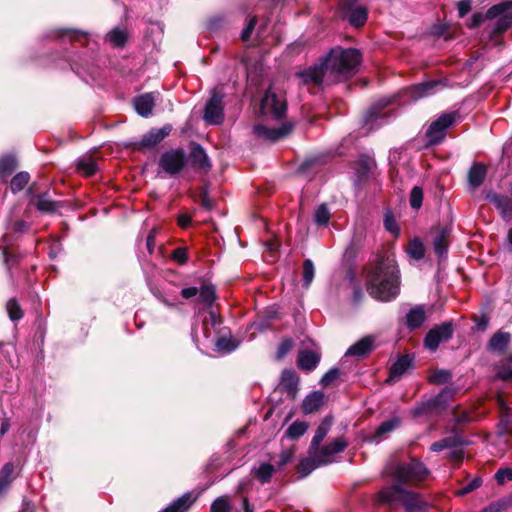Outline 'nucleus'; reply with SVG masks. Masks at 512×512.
Masks as SVG:
<instances>
[{
    "label": "nucleus",
    "instance_id": "obj_1",
    "mask_svg": "<svg viewBox=\"0 0 512 512\" xmlns=\"http://www.w3.org/2000/svg\"><path fill=\"white\" fill-rule=\"evenodd\" d=\"M366 290L373 299L390 302L400 293V272L396 260L391 256H381L368 271Z\"/></svg>",
    "mask_w": 512,
    "mask_h": 512
},
{
    "label": "nucleus",
    "instance_id": "obj_2",
    "mask_svg": "<svg viewBox=\"0 0 512 512\" xmlns=\"http://www.w3.org/2000/svg\"><path fill=\"white\" fill-rule=\"evenodd\" d=\"M333 82H340L352 77L362 62V53L356 48L335 46L322 56Z\"/></svg>",
    "mask_w": 512,
    "mask_h": 512
},
{
    "label": "nucleus",
    "instance_id": "obj_3",
    "mask_svg": "<svg viewBox=\"0 0 512 512\" xmlns=\"http://www.w3.org/2000/svg\"><path fill=\"white\" fill-rule=\"evenodd\" d=\"M385 475L400 483L404 488L419 487L430 475V470L424 462L417 457L408 460H393L386 467Z\"/></svg>",
    "mask_w": 512,
    "mask_h": 512
},
{
    "label": "nucleus",
    "instance_id": "obj_4",
    "mask_svg": "<svg viewBox=\"0 0 512 512\" xmlns=\"http://www.w3.org/2000/svg\"><path fill=\"white\" fill-rule=\"evenodd\" d=\"M287 111L288 102L285 93L270 84L258 101V118L264 121L282 122L287 117Z\"/></svg>",
    "mask_w": 512,
    "mask_h": 512
},
{
    "label": "nucleus",
    "instance_id": "obj_5",
    "mask_svg": "<svg viewBox=\"0 0 512 512\" xmlns=\"http://www.w3.org/2000/svg\"><path fill=\"white\" fill-rule=\"evenodd\" d=\"M455 391L454 388L444 387L435 397L418 402L410 411L411 417L417 419L441 414L453 400Z\"/></svg>",
    "mask_w": 512,
    "mask_h": 512
},
{
    "label": "nucleus",
    "instance_id": "obj_6",
    "mask_svg": "<svg viewBox=\"0 0 512 512\" xmlns=\"http://www.w3.org/2000/svg\"><path fill=\"white\" fill-rule=\"evenodd\" d=\"M369 10L364 5H359L358 0H339L335 17L347 21L355 29L365 26L368 20Z\"/></svg>",
    "mask_w": 512,
    "mask_h": 512
},
{
    "label": "nucleus",
    "instance_id": "obj_7",
    "mask_svg": "<svg viewBox=\"0 0 512 512\" xmlns=\"http://www.w3.org/2000/svg\"><path fill=\"white\" fill-rule=\"evenodd\" d=\"M255 24L256 16H253L241 33V40L245 45V50L243 51L240 59L246 70L247 82L249 85H254L256 82L255 50L254 47L250 45V37L254 31Z\"/></svg>",
    "mask_w": 512,
    "mask_h": 512
},
{
    "label": "nucleus",
    "instance_id": "obj_8",
    "mask_svg": "<svg viewBox=\"0 0 512 512\" xmlns=\"http://www.w3.org/2000/svg\"><path fill=\"white\" fill-rule=\"evenodd\" d=\"M461 118L459 110L442 113L434 120L425 132L429 146L440 144L446 137V130Z\"/></svg>",
    "mask_w": 512,
    "mask_h": 512
},
{
    "label": "nucleus",
    "instance_id": "obj_9",
    "mask_svg": "<svg viewBox=\"0 0 512 512\" xmlns=\"http://www.w3.org/2000/svg\"><path fill=\"white\" fill-rule=\"evenodd\" d=\"M225 94L222 88L215 87L210 92V97L208 98L204 113L203 119L206 123L210 125H220L224 120V104L223 99Z\"/></svg>",
    "mask_w": 512,
    "mask_h": 512
},
{
    "label": "nucleus",
    "instance_id": "obj_10",
    "mask_svg": "<svg viewBox=\"0 0 512 512\" xmlns=\"http://www.w3.org/2000/svg\"><path fill=\"white\" fill-rule=\"evenodd\" d=\"M455 324L452 320L433 326L425 335L423 345L429 351H436L440 343L448 342L453 338Z\"/></svg>",
    "mask_w": 512,
    "mask_h": 512
},
{
    "label": "nucleus",
    "instance_id": "obj_11",
    "mask_svg": "<svg viewBox=\"0 0 512 512\" xmlns=\"http://www.w3.org/2000/svg\"><path fill=\"white\" fill-rule=\"evenodd\" d=\"M487 19H495L497 21L493 28L494 34H502L512 27V1H503L491 6L486 11Z\"/></svg>",
    "mask_w": 512,
    "mask_h": 512
},
{
    "label": "nucleus",
    "instance_id": "obj_12",
    "mask_svg": "<svg viewBox=\"0 0 512 512\" xmlns=\"http://www.w3.org/2000/svg\"><path fill=\"white\" fill-rule=\"evenodd\" d=\"M279 127H269L258 123V141L275 144L288 138L294 131L295 125L291 121H282Z\"/></svg>",
    "mask_w": 512,
    "mask_h": 512
},
{
    "label": "nucleus",
    "instance_id": "obj_13",
    "mask_svg": "<svg viewBox=\"0 0 512 512\" xmlns=\"http://www.w3.org/2000/svg\"><path fill=\"white\" fill-rule=\"evenodd\" d=\"M185 163L186 155L182 149L167 150L159 159V167L171 176L180 173L183 170Z\"/></svg>",
    "mask_w": 512,
    "mask_h": 512
},
{
    "label": "nucleus",
    "instance_id": "obj_14",
    "mask_svg": "<svg viewBox=\"0 0 512 512\" xmlns=\"http://www.w3.org/2000/svg\"><path fill=\"white\" fill-rule=\"evenodd\" d=\"M326 73H328V70L321 56L317 63L305 70L297 72L295 75L300 79L303 85H313L319 88L323 85Z\"/></svg>",
    "mask_w": 512,
    "mask_h": 512
},
{
    "label": "nucleus",
    "instance_id": "obj_15",
    "mask_svg": "<svg viewBox=\"0 0 512 512\" xmlns=\"http://www.w3.org/2000/svg\"><path fill=\"white\" fill-rule=\"evenodd\" d=\"M430 233L433 237L432 243L434 252L440 259L446 258L451 228L448 226L437 225L431 228Z\"/></svg>",
    "mask_w": 512,
    "mask_h": 512
},
{
    "label": "nucleus",
    "instance_id": "obj_16",
    "mask_svg": "<svg viewBox=\"0 0 512 512\" xmlns=\"http://www.w3.org/2000/svg\"><path fill=\"white\" fill-rule=\"evenodd\" d=\"M485 200L492 203L499 211L504 220L512 219V198L507 195L497 194L494 191H488Z\"/></svg>",
    "mask_w": 512,
    "mask_h": 512
},
{
    "label": "nucleus",
    "instance_id": "obj_17",
    "mask_svg": "<svg viewBox=\"0 0 512 512\" xmlns=\"http://www.w3.org/2000/svg\"><path fill=\"white\" fill-rule=\"evenodd\" d=\"M300 378L293 369H285L281 373L279 389L282 393H286L292 400L298 395V386Z\"/></svg>",
    "mask_w": 512,
    "mask_h": 512
},
{
    "label": "nucleus",
    "instance_id": "obj_18",
    "mask_svg": "<svg viewBox=\"0 0 512 512\" xmlns=\"http://www.w3.org/2000/svg\"><path fill=\"white\" fill-rule=\"evenodd\" d=\"M404 490L405 488L400 485V483L392 481L391 485L384 486L379 490L377 493V501L379 504L383 505H392L396 502H401Z\"/></svg>",
    "mask_w": 512,
    "mask_h": 512
},
{
    "label": "nucleus",
    "instance_id": "obj_19",
    "mask_svg": "<svg viewBox=\"0 0 512 512\" xmlns=\"http://www.w3.org/2000/svg\"><path fill=\"white\" fill-rule=\"evenodd\" d=\"M405 512H424L428 508V503L422 499L420 493L405 488L400 502Z\"/></svg>",
    "mask_w": 512,
    "mask_h": 512
},
{
    "label": "nucleus",
    "instance_id": "obj_20",
    "mask_svg": "<svg viewBox=\"0 0 512 512\" xmlns=\"http://www.w3.org/2000/svg\"><path fill=\"white\" fill-rule=\"evenodd\" d=\"M190 162L192 166L201 173H208L212 164L203 147L197 143H192L190 152Z\"/></svg>",
    "mask_w": 512,
    "mask_h": 512
},
{
    "label": "nucleus",
    "instance_id": "obj_21",
    "mask_svg": "<svg viewBox=\"0 0 512 512\" xmlns=\"http://www.w3.org/2000/svg\"><path fill=\"white\" fill-rule=\"evenodd\" d=\"M33 189L34 185H31L28 189V193L31 195L30 204L38 211L43 213H53L58 209L59 203L53 201L47 192L34 195Z\"/></svg>",
    "mask_w": 512,
    "mask_h": 512
},
{
    "label": "nucleus",
    "instance_id": "obj_22",
    "mask_svg": "<svg viewBox=\"0 0 512 512\" xmlns=\"http://www.w3.org/2000/svg\"><path fill=\"white\" fill-rule=\"evenodd\" d=\"M441 84V80H430L407 87L405 89V93L408 95L410 99L416 101L418 99L433 94L435 88Z\"/></svg>",
    "mask_w": 512,
    "mask_h": 512
},
{
    "label": "nucleus",
    "instance_id": "obj_23",
    "mask_svg": "<svg viewBox=\"0 0 512 512\" xmlns=\"http://www.w3.org/2000/svg\"><path fill=\"white\" fill-rule=\"evenodd\" d=\"M414 356L411 354L401 355L390 367L389 377L386 380L392 383L398 380L410 367L413 366Z\"/></svg>",
    "mask_w": 512,
    "mask_h": 512
},
{
    "label": "nucleus",
    "instance_id": "obj_24",
    "mask_svg": "<svg viewBox=\"0 0 512 512\" xmlns=\"http://www.w3.org/2000/svg\"><path fill=\"white\" fill-rule=\"evenodd\" d=\"M374 342L375 338L373 336H365L351 345L346 351L345 356L366 357L374 350Z\"/></svg>",
    "mask_w": 512,
    "mask_h": 512
},
{
    "label": "nucleus",
    "instance_id": "obj_25",
    "mask_svg": "<svg viewBox=\"0 0 512 512\" xmlns=\"http://www.w3.org/2000/svg\"><path fill=\"white\" fill-rule=\"evenodd\" d=\"M158 95L159 93L150 92L137 96L133 101L136 112L142 117L151 115Z\"/></svg>",
    "mask_w": 512,
    "mask_h": 512
},
{
    "label": "nucleus",
    "instance_id": "obj_26",
    "mask_svg": "<svg viewBox=\"0 0 512 512\" xmlns=\"http://www.w3.org/2000/svg\"><path fill=\"white\" fill-rule=\"evenodd\" d=\"M333 424L332 415H327L319 424L315 431V435L313 436L311 443L308 448V454L316 453L319 450V446L321 442L324 440L326 435L328 434L331 426Z\"/></svg>",
    "mask_w": 512,
    "mask_h": 512
},
{
    "label": "nucleus",
    "instance_id": "obj_27",
    "mask_svg": "<svg viewBox=\"0 0 512 512\" xmlns=\"http://www.w3.org/2000/svg\"><path fill=\"white\" fill-rule=\"evenodd\" d=\"M427 320V314L422 305L411 308L405 316V326L409 331H415L422 327Z\"/></svg>",
    "mask_w": 512,
    "mask_h": 512
},
{
    "label": "nucleus",
    "instance_id": "obj_28",
    "mask_svg": "<svg viewBox=\"0 0 512 512\" xmlns=\"http://www.w3.org/2000/svg\"><path fill=\"white\" fill-rule=\"evenodd\" d=\"M401 419L397 416L390 418L387 421L382 422L375 430L373 435L368 436L367 440L370 442L378 443L385 438V436L395 429L400 427Z\"/></svg>",
    "mask_w": 512,
    "mask_h": 512
},
{
    "label": "nucleus",
    "instance_id": "obj_29",
    "mask_svg": "<svg viewBox=\"0 0 512 512\" xmlns=\"http://www.w3.org/2000/svg\"><path fill=\"white\" fill-rule=\"evenodd\" d=\"M171 130L172 127L170 125H166L162 128L151 129L142 137L140 145L146 148L154 147L166 138L170 134Z\"/></svg>",
    "mask_w": 512,
    "mask_h": 512
},
{
    "label": "nucleus",
    "instance_id": "obj_30",
    "mask_svg": "<svg viewBox=\"0 0 512 512\" xmlns=\"http://www.w3.org/2000/svg\"><path fill=\"white\" fill-rule=\"evenodd\" d=\"M469 444V440H467L461 435L456 434L453 436L445 437L443 439H440L439 441L432 443L430 446V450L433 452H440L444 449L462 447Z\"/></svg>",
    "mask_w": 512,
    "mask_h": 512
},
{
    "label": "nucleus",
    "instance_id": "obj_31",
    "mask_svg": "<svg viewBox=\"0 0 512 512\" xmlns=\"http://www.w3.org/2000/svg\"><path fill=\"white\" fill-rule=\"evenodd\" d=\"M296 362L299 369L311 372L318 366L320 356L312 350H300Z\"/></svg>",
    "mask_w": 512,
    "mask_h": 512
},
{
    "label": "nucleus",
    "instance_id": "obj_32",
    "mask_svg": "<svg viewBox=\"0 0 512 512\" xmlns=\"http://www.w3.org/2000/svg\"><path fill=\"white\" fill-rule=\"evenodd\" d=\"M486 176L487 166L481 162H475L468 170V183L471 187L478 188L484 183Z\"/></svg>",
    "mask_w": 512,
    "mask_h": 512
},
{
    "label": "nucleus",
    "instance_id": "obj_33",
    "mask_svg": "<svg viewBox=\"0 0 512 512\" xmlns=\"http://www.w3.org/2000/svg\"><path fill=\"white\" fill-rule=\"evenodd\" d=\"M327 465L325 460H316L313 455L303 458L296 466V471L299 474V478L308 476L316 468Z\"/></svg>",
    "mask_w": 512,
    "mask_h": 512
},
{
    "label": "nucleus",
    "instance_id": "obj_34",
    "mask_svg": "<svg viewBox=\"0 0 512 512\" xmlns=\"http://www.w3.org/2000/svg\"><path fill=\"white\" fill-rule=\"evenodd\" d=\"M324 402V394L321 391H313L308 394L302 402V412L311 414L316 412Z\"/></svg>",
    "mask_w": 512,
    "mask_h": 512
},
{
    "label": "nucleus",
    "instance_id": "obj_35",
    "mask_svg": "<svg viewBox=\"0 0 512 512\" xmlns=\"http://www.w3.org/2000/svg\"><path fill=\"white\" fill-rule=\"evenodd\" d=\"M511 340L508 332L497 331L489 340L488 348L493 352L503 353Z\"/></svg>",
    "mask_w": 512,
    "mask_h": 512
},
{
    "label": "nucleus",
    "instance_id": "obj_36",
    "mask_svg": "<svg viewBox=\"0 0 512 512\" xmlns=\"http://www.w3.org/2000/svg\"><path fill=\"white\" fill-rule=\"evenodd\" d=\"M364 233L362 231L355 232L350 244L345 249L344 256L348 260H354L364 245Z\"/></svg>",
    "mask_w": 512,
    "mask_h": 512
},
{
    "label": "nucleus",
    "instance_id": "obj_37",
    "mask_svg": "<svg viewBox=\"0 0 512 512\" xmlns=\"http://www.w3.org/2000/svg\"><path fill=\"white\" fill-rule=\"evenodd\" d=\"M14 464L11 462L6 463L0 471V495L5 493L10 487L14 477Z\"/></svg>",
    "mask_w": 512,
    "mask_h": 512
},
{
    "label": "nucleus",
    "instance_id": "obj_38",
    "mask_svg": "<svg viewBox=\"0 0 512 512\" xmlns=\"http://www.w3.org/2000/svg\"><path fill=\"white\" fill-rule=\"evenodd\" d=\"M76 168L85 176H91L98 170L96 161L88 155H85L77 160Z\"/></svg>",
    "mask_w": 512,
    "mask_h": 512
},
{
    "label": "nucleus",
    "instance_id": "obj_39",
    "mask_svg": "<svg viewBox=\"0 0 512 512\" xmlns=\"http://www.w3.org/2000/svg\"><path fill=\"white\" fill-rule=\"evenodd\" d=\"M407 254L414 260H421L425 256V246L420 238L411 239L406 248Z\"/></svg>",
    "mask_w": 512,
    "mask_h": 512
},
{
    "label": "nucleus",
    "instance_id": "obj_40",
    "mask_svg": "<svg viewBox=\"0 0 512 512\" xmlns=\"http://www.w3.org/2000/svg\"><path fill=\"white\" fill-rule=\"evenodd\" d=\"M308 423L305 421H294L285 431V436L291 440H297L308 430Z\"/></svg>",
    "mask_w": 512,
    "mask_h": 512
},
{
    "label": "nucleus",
    "instance_id": "obj_41",
    "mask_svg": "<svg viewBox=\"0 0 512 512\" xmlns=\"http://www.w3.org/2000/svg\"><path fill=\"white\" fill-rule=\"evenodd\" d=\"M105 39L114 47H122L127 41V31L123 28L115 27L106 35Z\"/></svg>",
    "mask_w": 512,
    "mask_h": 512
},
{
    "label": "nucleus",
    "instance_id": "obj_42",
    "mask_svg": "<svg viewBox=\"0 0 512 512\" xmlns=\"http://www.w3.org/2000/svg\"><path fill=\"white\" fill-rule=\"evenodd\" d=\"M192 503L191 495L185 494L172 502L167 508L161 512H186Z\"/></svg>",
    "mask_w": 512,
    "mask_h": 512
},
{
    "label": "nucleus",
    "instance_id": "obj_43",
    "mask_svg": "<svg viewBox=\"0 0 512 512\" xmlns=\"http://www.w3.org/2000/svg\"><path fill=\"white\" fill-rule=\"evenodd\" d=\"M239 346V342L231 337L221 336L215 341L216 350L219 353L227 354L235 350Z\"/></svg>",
    "mask_w": 512,
    "mask_h": 512
},
{
    "label": "nucleus",
    "instance_id": "obj_44",
    "mask_svg": "<svg viewBox=\"0 0 512 512\" xmlns=\"http://www.w3.org/2000/svg\"><path fill=\"white\" fill-rule=\"evenodd\" d=\"M390 104V101L388 100H379L377 103H375L373 106H371L365 115L367 122H373L376 121L379 118H382L384 115L382 114V109L386 108Z\"/></svg>",
    "mask_w": 512,
    "mask_h": 512
},
{
    "label": "nucleus",
    "instance_id": "obj_45",
    "mask_svg": "<svg viewBox=\"0 0 512 512\" xmlns=\"http://www.w3.org/2000/svg\"><path fill=\"white\" fill-rule=\"evenodd\" d=\"M17 159L13 155H4L0 158V176L7 177L16 169Z\"/></svg>",
    "mask_w": 512,
    "mask_h": 512
},
{
    "label": "nucleus",
    "instance_id": "obj_46",
    "mask_svg": "<svg viewBox=\"0 0 512 512\" xmlns=\"http://www.w3.org/2000/svg\"><path fill=\"white\" fill-rule=\"evenodd\" d=\"M215 287L212 284H204L199 289V301L206 306H212L215 301Z\"/></svg>",
    "mask_w": 512,
    "mask_h": 512
},
{
    "label": "nucleus",
    "instance_id": "obj_47",
    "mask_svg": "<svg viewBox=\"0 0 512 512\" xmlns=\"http://www.w3.org/2000/svg\"><path fill=\"white\" fill-rule=\"evenodd\" d=\"M30 175L28 172L22 171L17 173L11 180V191L16 194L21 191L29 182Z\"/></svg>",
    "mask_w": 512,
    "mask_h": 512
},
{
    "label": "nucleus",
    "instance_id": "obj_48",
    "mask_svg": "<svg viewBox=\"0 0 512 512\" xmlns=\"http://www.w3.org/2000/svg\"><path fill=\"white\" fill-rule=\"evenodd\" d=\"M451 379V371L445 369H438L428 377V382L433 385H444L448 383Z\"/></svg>",
    "mask_w": 512,
    "mask_h": 512
},
{
    "label": "nucleus",
    "instance_id": "obj_49",
    "mask_svg": "<svg viewBox=\"0 0 512 512\" xmlns=\"http://www.w3.org/2000/svg\"><path fill=\"white\" fill-rule=\"evenodd\" d=\"M279 319V313L276 308L268 307L263 311L261 323L258 325V330H266L271 327V322Z\"/></svg>",
    "mask_w": 512,
    "mask_h": 512
},
{
    "label": "nucleus",
    "instance_id": "obj_50",
    "mask_svg": "<svg viewBox=\"0 0 512 512\" xmlns=\"http://www.w3.org/2000/svg\"><path fill=\"white\" fill-rule=\"evenodd\" d=\"M249 488H252L251 484L244 482L239 484V493L242 498L241 509L243 512H254V506L249 502Z\"/></svg>",
    "mask_w": 512,
    "mask_h": 512
},
{
    "label": "nucleus",
    "instance_id": "obj_51",
    "mask_svg": "<svg viewBox=\"0 0 512 512\" xmlns=\"http://www.w3.org/2000/svg\"><path fill=\"white\" fill-rule=\"evenodd\" d=\"M314 221L318 226H325L330 221V212L325 203L319 205L314 213Z\"/></svg>",
    "mask_w": 512,
    "mask_h": 512
},
{
    "label": "nucleus",
    "instance_id": "obj_52",
    "mask_svg": "<svg viewBox=\"0 0 512 512\" xmlns=\"http://www.w3.org/2000/svg\"><path fill=\"white\" fill-rule=\"evenodd\" d=\"M232 505L228 496H220L216 498L210 507L211 512H231Z\"/></svg>",
    "mask_w": 512,
    "mask_h": 512
},
{
    "label": "nucleus",
    "instance_id": "obj_53",
    "mask_svg": "<svg viewBox=\"0 0 512 512\" xmlns=\"http://www.w3.org/2000/svg\"><path fill=\"white\" fill-rule=\"evenodd\" d=\"M384 228L390 232L395 237H398L400 234V227L396 222V219L391 211H387L384 215Z\"/></svg>",
    "mask_w": 512,
    "mask_h": 512
},
{
    "label": "nucleus",
    "instance_id": "obj_54",
    "mask_svg": "<svg viewBox=\"0 0 512 512\" xmlns=\"http://www.w3.org/2000/svg\"><path fill=\"white\" fill-rule=\"evenodd\" d=\"M315 268L311 259L303 262V287L308 288L314 279Z\"/></svg>",
    "mask_w": 512,
    "mask_h": 512
},
{
    "label": "nucleus",
    "instance_id": "obj_55",
    "mask_svg": "<svg viewBox=\"0 0 512 512\" xmlns=\"http://www.w3.org/2000/svg\"><path fill=\"white\" fill-rule=\"evenodd\" d=\"M423 202V189L420 186H414L410 192L409 204L412 209L419 210Z\"/></svg>",
    "mask_w": 512,
    "mask_h": 512
},
{
    "label": "nucleus",
    "instance_id": "obj_56",
    "mask_svg": "<svg viewBox=\"0 0 512 512\" xmlns=\"http://www.w3.org/2000/svg\"><path fill=\"white\" fill-rule=\"evenodd\" d=\"M6 309L12 321H17L23 316V312L15 299H10L7 302Z\"/></svg>",
    "mask_w": 512,
    "mask_h": 512
},
{
    "label": "nucleus",
    "instance_id": "obj_57",
    "mask_svg": "<svg viewBox=\"0 0 512 512\" xmlns=\"http://www.w3.org/2000/svg\"><path fill=\"white\" fill-rule=\"evenodd\" d=\"M293 347H294L293 339L289 338V337L284 338L280 342V344L277 348L276 358L278 360L283 359L292 350Z\"/></svg>",
    "mask_w": 512,
    "mask_h": 512
},
{
    "label": "nucleus",
    "instance_id": "obj_58",
    "mask_svg": "<svg viewBox=\"0 0 512 512\" xmlns=\"http://www.w3.org/2000/svg\"><path fill=\"white\" fill-rule=\"evenodd\" d=\"M371 171V164L368 159H360L356 164V174L359 180H366Z\"/></svg>",
    "mask_w": 512,
    "mask_h": 512
},
{
    "label": "nucleus",
    "instance_id": "obj_59",
    "mask_svg": "<svg viewBox=\"0 0 512 512\" xmlns=\"http://www.w3.org/2000/svg\"><path fill=\"white\" fill-rule=\"evenodd\" d=\"M274 470V466L269 463L261 464L258 467V481L263 484L269 482Z\"/></svg>",
    "mask_w": 512,
    "mask_h": 512
},
{
    "label": "nucleus",
    "instance_id": "obj_60",
    "mask_svg": "<svg viewBox=\"0 0 512 512\" xmlns=\"http://www.w3.org/2000/svg\"><path fill=\"white\" fill-rule=\"evenodd\" d=\"M341 374V371L339 368L333 367L329 369L321 378L320 384L323 387H328L331 385L335 380L339 378Z\"/></svg>",
    "mask_w": 512,
    "mask_h": 512
},
{
    "label": "nucleus",
    "instance_id": "obj_61",
    "mask_svg": "<svg viewBox=\"0 0 512 512\" xmlns=\"http://www.w3.org/2000/svg\"><path fill=\"white\" fill-rule=\"evenodd\" d=\"M497 377L504 380H512V362H508L507 359L497 370Z\"/></svg>",
    "mask_w": 512,
    "mask_h": 512
},
{
    "label": "nucleus",
    "instance_id": "obj_62",
    "mask_svg": "<svg viewBox=\"0 0 512 512\" xmlns=\"http://www.w3.org/2000/svg\"><path fill=\"white\" fill-rule=\"evenodd\" d=\"M482 485V478L475 477L471 482L456 492L458 496H464L479 488Z\"/></svg>",
    "mask_w": 512,
    "mask_h": 512
},
{
    "label": "nucleus",
    "instance_id": "obj_63",
    "mask_svg": "<svg viewBox=\"0 0 512 512\" xmlns=\"http://www.w3.org/2000/svg\"><path fill=\"white\" fill-rule=\"evenodd\" d=\"M327 446L334 455L343 452L347 448L348 442L343 437H339L328 443Z\"/></svg>",
    "mask_w": 512,
    "mask_h": 512
},
{
    "label": "nucleus",
    "instance_id": "obj_64",
    "mask_svg": "<svg viewBox=\"0 0 512 512\" xmlns=\"http://www.w3.org/2000/svg\"><path fill=\"white\" fill-rule=\"evenodd\" d=\"M495 479L499 485H503L505 480L512 481V468H500L495 473Z\"/></svg>",
    "mask_w": 512,
    "mask_h": 512
}]
</instances>
